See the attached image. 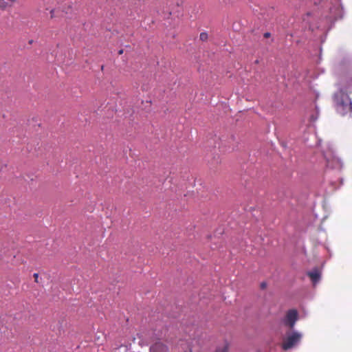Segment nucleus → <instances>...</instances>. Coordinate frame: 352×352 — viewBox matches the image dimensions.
<instances>
[{"mask_svg": "<svg viewBox=\"0 0 352 352\" xmlns=\"http://www.w3.org/2000/svg\"><path fill=\"white\" fill-rule=\"evenodd\" d=\"M352 93V79L347 81L344 86L335 96L336 111L342 116L352 113V102L348 96Z\"/></svg>", "mask_w": 352, "mask_h": 352, "instance_id": "nucleus-1", "label": "nucleus"}, {"mask_svg": "<svg viewBox=\"0 0 352 352\" xmlns=\"http://www.w3.org/2000/svg\"><path fill=\"white\" fill-rule=\"evenodd\" d=\"M301 339V334L294 332L292 335L288 336L282 344V348L284 350H288L294 346Z\"/></svg>", "mask_w": 352, "mask_h": 352, "instance_id": "nucleus-2", "label": "nucleus"}, {"mask_svg": "<svg viewBox=\"0 0 352 352\" xmlns=\"http://www.w3.org/2000/svg\"><path fill=\"white\" fill-rule=\"evenodd\" d=\"M298 320V312L295 309H290L287 311L285 319V324L289 327L290 329H292L294 327V324Z\"/></svg>", "mask_w": 352, "mask_h": 352, "instance_id": "nucleus-3", "label": "nucleus"}, {"mask_svg": "<svg viewBox=\"0 0 352 352\" xmlns=\"http://www.w3.org/2000/svg\"><path fill=\"white\" fill-rule=\"evenodd\" d=\"M168 348L162 342H157L150 347V352H167Z\"/></svg>", "mask_w": 352, "mask_h": 352, "instance_id": "nucleus-4", "label": "nucleus"}, {"mask_svg": "<svg viewBox=\"0 0 352 352\" xmlns=\"http://www.w3.org/2000/svg\"><path fill=\"white\" fill-rule=\"evenodd\" d=\"M308 276L314 283H317L320 278V274L318 270H315L312 272H308Z\"/></svg>", "mask_w": 352, "mask_h": 352, "instance_id": "nucleus-5", "label": "nucleus"}, {"mask_svg": "<svg viewBox=\"0 0 352 352\" xmlns=\"http://www.w3.org/2000/svg\"><path fill=\"white\" fill-rule=\"evenodd\" d=\"M16 0H0V8L6 9L12 7Z\"/></svg>", "mask_w": 352, "mask_h": 352, "instance_id": "nucleus-6", "label": "nucleus"}, {"mask_svg": "<svg viewBox=\"0 0 352 352\" xmlns=\"http://www.w3.org/2000/svg\"><path fill=\"white\" fill-rule=\"evenodd\" d=\"M228 350V344L227 342L223 343V345L217 347L214 352H227Z\"/></svg>", "mask_w": 352, "mask_h": 352, "instance_id": "nucleus-7", "label": "nucleus"}, {"mask_svg": "<svg viewBox=\"0 0 352 352\" xmlns=\"http://www.w3.org/2000/svg\"><path fill=\"white\" fill-rule=\"evenodd\" d=\"M200 40L202 41H206L208 40V36L206 32H201L199 36Z\"/></svg>", "mask_w": 352, "mask_h": 352, "instance_id": "nucleus-8", "label": "nucleus"}, {"mask_svg": "<svg viewBox=\"0 0 352 352\" xmlns=\"http://www.w3.org/2000/svg\"><path fill=\"white\" fill-rule=\"evenodd\" d=\"M34 278V280L36 283H38V274L37 273H34V275H33Z\"/></svg>", "mask_w": 352, "mask_h": 352, "instance_id": "nucleus-9", "label": "nucleus"}, {"mask_svg": "<svg viewBox=\"0 0 352 352\" xmlns=\"http://www.w3.org/2000/svg\"><path fill=\"white\" fill-rule=\"evenodd\" d=\"M270 36V34L269 32H266V33H265V34H264V36H265V38H268Z\"/></svg>", "mask_w": 352, "mask_h": 352, "instance_id": "nucleus-10", "label": "nucleus"}, {"mask_svg": "<svg viewBox=\"0 0 352 352\" xmlns=\"http://www.w3.org/2000/svg\"><path fill=\"white\" fill-rule=\"evenodd\" d=\"M261 286V287H262L263 289H264V288H265V287H266V283H262Z\"/></svg>", "mask_w": 352, "mask_h": 352, "instance_id": "nucleus-11", "label": "nucleus"}, {"mask_svg": "<svg viewBox=\"0 0 352 352\" xmlns=\"http://www.w3.org/2000/svg\"><path fill=\"white\" fill-rule=\"evenodd\" d=\"M54 10H52L50 11L51 18H53V17H54Z\"/></svg>", "mask_w": 352, "mask_h": 352, "instance_id": "nucleus-12", "label": "nucleus"}, {"mask_svg": "<svg viewBox=\"0 0 352 352\" xmlns=\"http://www.w3.org/2000/svg\"><path fill=\"white\" fill-rule=\"evenodd\" d=\"M123 53V50H120L119 52H118V54H122Z\"/></svg>", "mask_w": 352, "mask_h": 352, "instance_id": "nucleus-13", "label": "nucleus"}]
</instances>
